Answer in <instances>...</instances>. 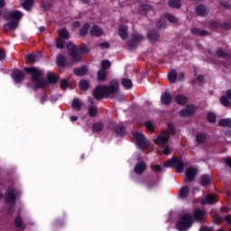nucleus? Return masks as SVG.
<instances>
[{
	"mask_svg": "<svg viewBox=\"0 0 231 231\" xmlns=\"http://www.w3.org/2000/svg\"><path fill=\"white\" fill-rule=\"evenodd\" d=\"M174 8H181V0H174Z\"/></svg>",
	"mask_w": 231,
	"mask_h": 231,
	"instance_id": "57",
	"label": "nucleus"
},
{
	"mask_svg": "<svg viewBox=\"0 0 231 231\" xmlns=\"http://www.w3.org/2000/svg\"><path fill=\"white\" fill-rule=\"evenodd\" d=\"M24 71L30 73L33 88H46L48 86L47 81L42 79V70L37 68H24Z\"/></svg>",
	"mask_w": 231,
	"mask_h": 231,
	"instance_id": "3",
	"label": "nucleus"
},
{
	"mask_svg": "<svg viewBox=\"0 0 231 231\" xmlns=\"http://www.w3.org/2000/svg\"><path fill=\"white\" fill-rule=\"evenodd\" d=\"M107 76V70L104 69H100L97 72V79L98 80H106V77Z\"/></svg>",
	"mask_w": 231,
	"mask_h": 231,
	"instance_id": "30",
	"label": "nucleus"
},
{
	"mask_svg": "<svg viewBox=\"0 0 231 231\" xmlns=\"http://www.w3.org/2000/svg\"><path fill=\"white\" fill-rule=\"evenodd\" d=\"M59 35L60 39H69V32L66 30H60Z\"/></svg>",
	"mask_w": 231,
	"mask_h": 231,
	"instance_id": "44",
	"label": "nucleus"
},
{
	"mask_svg": "<svg viewBox=\"0 0 231 231\" xmlns=\"http://www.w3.org/2000/svg\"><path fill=\"white\" fill-rule=\"evenodd\" d=\"M98 113V108H97V106H90L88 107V115L89 116L93 117V116H97V114Z\"/></svg>",
	"mask_w": 231,
	"mask_h": 231,
	"instance_id": "36",
	"label": "nucleus"
},
{
	"mask_svg": "<svg viewBox=\"0 0 231 231\" xmlns=\"http://www.w3.org/2000/svg\"><path fill=\"white\" fill-rule=\"evenodd\" d=\"M192 35H199V37H207L208 31L206 30H191Z\"/></svg>",
	"mask_w": 231,
	"mask_h": 231,
	"instance_id": "27",
	"label": "nucleus"
},
{
	"mask_svg": "<svg viewBox=\"0 0 231 231\" xmlns=\"http://www.w3.org/2000/svg\"><path fill=\"white\" fill-rule=\"evenodd\" d=\"M79 88L80 89H83V91H86L89 88V83L86 80L79 81Z\"/></svg>",
	"mask_w": 231,
	"mask_h": 231,
	"instance_id": "46",
	"label": "nucleus"
},
{
	"mask_svg": "<svg viewBox=\"0 0 231 231\" xmlns=\"http://www.w3.org/2000/svg\"><path fill=\"white\" fill-rule=\"evenodd\" d=\"M222 221H223V218H221L219 215H215L213 217V223H215V225H219V223H221Z\"/></svg>",
	"mask_w": 231,
	"mask_h": 231,
	"instance_id": "52",
	"label": "nucleus"
},
{
	"mask_svg": "<svg viewBox=\"0 0 231 231\" xmlns=\"http://www.w3.org/2000/svg\"><path fill=\"white\" fill-rule=\"evenodd\" d=\"M230 100H231V89H228L226 92V96H221L220 104H222L224 107H230Z\"/></svg>",
	"mask_w": 231,
	"mask_h": 231,
	"instance_id": "14",
	"label": "nucleus"
},
{
	"mask_svg": "<svg viewBox=\"0 0 231 231\" xmlns=\"http://www.w3.org/2000/svg\"><path fill=\"white\" fill-rule=\"evenodd\" d=\"M200 185L201 187H210L212 185V178L209 175L204 174L200 176Z\"/></svg>",
	"mask_w": 231,
	"mask_h": 231,
	"instance_id": "17",
	"label": "nucleus"
},
{
	"mask_svg": "<svg viewBox=\"0 0 231 231\" xmlns=\"http://www.w3.org/2000/svg\"><path fill=\"white\" fill-rule=\"evenodd\" d=\"M122 86H124V88H126V89H131V88H133V81H131V79H123Z\"/></svg>",
	"mask_w": 231,
	"mask_h": 231,
	"instance_id": "33",
	"label": "nucleus"
},
{
	"mask_svg": "<svg viewBox=\"0 0 231 231\" xmlns=\"http://www.w3.org/2000/svg\"><path fill=\"white\" fill-rule=\"evenodd\" d=\"M94 133H100L104 129V125L102 123H95L92 126Z\"/></svg>",
	"mask_w": 231,
	"mask_h": 231,
	"instance_id": "35",
	"label": "nucleus"
},
{
	"mask_svg": "<svg viewBox=\"0 0 231 231\" xmlns=\"http://www.w3.org/2000/svg\"><path fill=\"white\" fill-rule=\"evenodd\" d=\"M47 79H48V81H49L51 84H55V82H57V80L59 79V77H57L56 74L49 73V74L47 75Z\"/></svg>",
	"mask_w": 231,
	"mask_h": 231,
	"instance_id": "34",
	"label": "nucleus"
},
{
	"mask_svg": "<svg viewBox=\"0 0 231 231\" xmlns=\"http://www.w3.org/2000/svg\"><path fill=\"white\" fill-rule=\"evenodd\" d=\"M224 221L227 223V225H231V215H227L225 217Z\"/></svg>",
	"mask_w": 231,
	"mask_h": 231,
	"instance_id": "62",
	"label": "nucleus"
},
{
	"mask_svg": "<svg viewBox=\"0 0 231 231\" xmlns=\"http://www.w3.org/2000/svg\"><path fill=\"white\" fill-rule=\"evenodd\" d=\"M111 68V62L109 60H103L101 63V69H105V71H107Z\"/></svg>",
	"mask_w": 231,
	"mask_h": 231,
	"instance_id": "43",
	"label": "nucleus"
},
{
	"mask_svg": "<svg viewBox=\"0 0 231 231\" xmlns=\"http://www.w3.org/2000/svg\"><path fill=\"white\" fill-rule=\"evenodd\" d=\"M218 125H220V127H231V119H220L218 121Z\"/></svg>",
	"mask_w": 231,
	"mask_h": 231,
	"instance_id": "29",
	"label": "nucleus"
},
{
	"mask_svg": "<svg viewBox=\"0 0 231 231\" xmlns=\"http://www.w3.org/2000/svg\"><path fill=\"white\" fill-rule=\"evenodd\" d=\"M200 203L203 207H205V205H214L217 203V199H216L214 194H208L207 197L201 199Z\"/></svg>",
	"mask_w": 231,
	"mask_h": 231,
	"instance_id": "13",
	"label": "nucleus"
},
{
	"mask_svg": "<svg viewBox=\"0 0 231 231\" xmlns=\"http://www.w3.org/2000/svg\"><path fill=\"white\" fill-rule=\"evenodd\" d=\"M7 16L9 19H14V21L9 22L7 28H9V30H15L16 28H19V19L23 18V13L19 11H13L9 12Z\"/></svg>",
	"mask_w": 231,
	"mask_h": 231,
	"instance_id": "5",
	"label": "nucleus"
},
{
	"mask_svg": "<svg viewBox=\"0 0 231 231\" xmlns=\"http://www.w3.org/2000/svg\"><path fill=\"white\" fill-rule=\"evenodd\" d=\"M114 131L116 134H124V125L122 124L116 125L114 127Z\"/></svg>",
	"mask_w": 231,
	"mask_h": 231,
	"instance_id": "40",
	"label": "nucleus"
},
{
	"mask_svg": "<svg viewBox=\"0 0 231 231\" xmlns=\"http://www.w3.org/2000/svg\"><path fill=\"white\" fill-rule=\"evenodd\" d=\"M175 102H177L179 106H185V104L189 102V98L183 95H179L175 97Z\"/></svg>",
	"mask_w": 231,
	"mask_h": 231,
	"instance_id": "23",
	"label": "nucleus"
},
{
	"mask_svg": "<svg viewBox=\"0 0 231 231\" xmlns=\"http://www.w3.org/2000/svg\"><path fill=\"white\" fill-rule=\"evenodd\" d=\"M90 50L89 47L88 46H84L80 49V53L86 54V53H89Z\"/></svg>",
	"mask_w": 231,
	"mask_h": 231,
	"instance_id": "56",
	"label": "nucleus"
},
{
	"mask_svg": "<svg viewBox=\"0 0 231 231\" xmlns=\"http://www.w3.org/2000/svg\"><path fill=\"white\" fill-rule=\"evenodd\" d=\"M56 48H59L60 50H63L64 41L61 38L58 39V41L56 42Z\"/></svg>",
	"mask_w": 231,
	"mask_h": 231,
	"instance_id": "51",
	"label": "nucleus"
},
{
	"mask_svg": "<svg viewBox=\"0 0 231 231\" xmlns=\"http://www.w3.org/2000/svg\"><path fill=\"white\" fill-rule=\"evenodd\" d=\"M116 93H118V81L114 79L107 86L96 87L92 95L96 100H102L104 98H111Z\"/></svg>",
	"mask_w": 231,
	"mask_h": 231,
	"instance_id": "1",
	"label": "nucleus"
},
{
	"mask_svg": "<svg viewBox=\"0 0 231 231\" xmlns=\"http://www.w3.org/2000/svg\"><path fill=\"white\" fill-rule=\"evenodd\" d=\"M151 169H152V171H153V172H160V171H162V166L161 165H152Z\"/></svg>",
	"mask_w": 231,
	"mask_h": 231,
	"instance_id": "55",
	"label": "nucleus"
},
{
	"mask_svg": "<svg viewBox=\"0 0 231 231\" xmlns=\"http://www.w3.org/2000/svg\"><path fill=\"white\" fill-rule=\"evenodd\" d=\"M143 41V35L134 32L131 35V40L127 42L129 48H136Z\"/></svg>",
	"mask_w": 231,
	"mask_h": 231,
	"instance_id": "10",
	"label": "nucleus"
},
{
	"mask_svg": "<svg viewBox=\"0 0 231 231\" xmlns=\"http://www.w3.org/2000/svg\"><path fill=\"white\" fill-rule=\"evenodd\" d=\"M58 66H66V59L63 55H59L57 58Z\"/></svg>",
	"mask_w": 231,
	"mask_h": 231,
	"instance_id": "42",
	"label": "nucleus"
},
{
	"mask_svg": "<svg viewBox=\"0 0 231 231\" xmlns=\"http://www.w3.org/2000/svg\"><path fill=\"white\" fill-rule=\"evenodd\" d=\"M197 175H198V170H196V168L189 167L186 170V179H184L185 183H187V181H189V182L194 181Z\"/></svg>",
	"mask_w": 231,
	"mask_h": 231,
	"instance_id": "12",
	"label": "nucleus"
},
{
	"mask_svg": "<svg viewBox=\"0 0 231 231\" xmlns=\"http://www.w3.org/2000/svg\"><path fill=\"white\" fill-rule=\"evenodd\" d=\"M220 5H221V6H223V7L226 8V9L230 8V4H228V2L220 1Z\"/></svg>",
	"mask_w": 231,
	"mask_h": 231,
	"instance_id": "60",
	"label": "nucleus"
},
{
	"mask_svg": "<svg viewBox=\"0 0 231 231\" xmlns=\"http://www.w3.org/2000/svg\"><path fill=\"white\" fill-rule=\"evenodd\" d=\"M147 39L151 41V42H156V41L160 39V34L156 31H149L147 33Z\"/></svg>",
	"mask_w": 231,
	"mask_h": 231,
	"instance_id": "20",
	"label": "nucleus"
},
{
	"mask_svg": "<svg viewBox=\"0 0 231 231\" xmlns=\"http://www.w3.org/2000/svg\"><path fill=\"white\" fill-rule=\"evenodd\" d=\"M196 12L198 15H202V16L207 15L208 14L207 7L203 5L197 6Z\"/></svg>",
	"mask_w": 231,
	"mask_h": 231,
	"instance_id": "28",
	"label": "nucleus"
},
{
	"mask_svg": "<svg viewBox=\"0 0 231 231\" xmlns=\"http://www.w3.org/2000/svg\"><path fill=\"white\" fill-rule=\"evenodd\" d=\"M197 80H198L199 84L201 86V84H203V81L205 80V76L199 75L197 78Z\"/></svg>",
	"mask_w": 231,
	"mask_h": 231,
	"instance_id": "59",
	"label": "nucleus"
},
{
	"mask_svg": "<svg viewBox=\"0 0 231 231\" xmlns=\"http://www.w3.org/2000/svg\"><path fill=\"white\" fill-rule=\"evenodd\" d=\"M134 138L139 149H142V151H143V149L147 147V140L145 139V136L143 135V134L134 133Z\"/></svg>",
	"mask_w": 231,
	"mask_h": 231,
	"instance_id": "9",
	"label": "nucleus"
},
{
	"mask_svg": "<svg viewBox=\"0 0 231 231\" xmlns=\"http://www.w3.org/2000/svg\"><path fill=\"white\" fill-rule=\"evenodd\" d=\"M205 216H207V211L201 208H196L193 212V221H197V223H204Z\"/></svg>",
	"mask_w": 231,
	"mask_h": 231,
	"instance_id": "11",
	"label": "nucleus"
},
{
	"mask_svg": "<svg viewBox=\"0 0 231 231\" xmlns=\"http://www.w3.org/2000/svg\"><path fill=\"white\" fill-rule=\"evenodd\" d=\"M104 35V31L102 30H91L89 32L90 37H102Z\"/></svg>",
	"mask_w": 231,
	"mask_h": 231,
	"instance_id": "32",
	"label": "nucleus"
},
{
	"mask_svg": "<svg viewBox=\"0 0 231 231\" xmlns=\"http://www.w3.org/2000/svg\"><path fill=\"white\" fill-rule=\"evenodd\" d=\"M71 106L73 109H77V111H80L82 107V104L80 103V100L74 98L71 104Z\"/></svg>",
	"mask_w": 231,
	"mask_h": 231,
	"instance_id": "31",
	"label": "nucleus"
},
{
	"mask_svg": "<svg viewBox=\"0 0 231 231\" xmlns=\"http://www.w3.org/2000/svg\"><path fill=\"white\" fill-rule=\"evenodd\" d=\"M146 167L147 165L145 162H139L135 165L134 171L136 174H142L145 171Z\"/></svg>",
	"mask_w": 231,
	"mask_h": 231,
	"instance_id": "22",
	"label": "nucleus"
},
{
	"mask_svg": "<svg viewBox=\"0 0 231 231\" xmlns=\"http://www.w3.org/2000/svg\"><path fill=\"white\" fill-rule=\"evenodd\" d=\"M215 53L218 59H228L229 57L228 53H226L223 49L217 50Z\"/></svg>",
	"mask_w": 231,
	"mask_h": 231,
	"instance_id": "26",
	"label": "nucleus"
},
{
	"mask_svg": "<svg viewBox=\"0 0 231 231\" xmlns=\"http://www.w3.org/2000/svg\"><path fill=\"white\" fill-rule=\"evenodd\" d=\"M21 5L24 10H32L33 0H22Z\"/></svg>",
	"mask_w": 231,
	"mask_h": 231,
	"instance_id": "24",
	"label": "nucleus"
},
{
	"mask_svg": "<svg viewBox=\"0 0 231 231\" xmlns=\"http://www.w3.org/2000/svg\"><path fill=\"white\" fill-rule=\"evenodd\" d=\"M74 73L75 75H77L78 77H84V75H86L88 73V68L86 67H81L79 69H74Z\"/></svg>",
	"mask_w": 231,
	"mask_h": 231,
	"instance_id": "25",
	"label": "nucleus"
},
{
	"mask_svg": "<svg viewBox=\"0 0 231 231\" xmlns=\"http://www.w3.org/2000/svg\"><path fill=\"white\" fill-rule=\"evenodd\" d=\"M6 59V53L3 49H0V60H5Z\"/></svg>",
	"mask_w": 231,
	"mask_h": 231,
	"instance_id": "58",
	"label": "nucleus"
},
{
	"mask_svg": "<svg viewBox=\"0 0 231 231\" xmlns=\"http://www.w3.org/2000/svg\"><path fill=\"white\" fill-rule=\"evenodd\" d=\"M198 111V106L196 105H188L185 108L180 111L179 115L181 117L189 118L190 116H194Z\"/></svg>",
	"mask_w": 231,
	"mask_h": 231,
	"instance_id": "7",
	"label": "nucleus"
},
{
	"mask_svg": "<svg viewBox=\"0 0 231 231\" xmlns=\"http://www.w3.org/2000/svg\"><path fill=\"white\" fill-rule=\"evenodd\" d=\"M180 80V82H183L185 80V74L181 73L180 76H178V72L176 70L174 71V81Z\"/></svg>",
	"mask_w": 231,
	"mask_h": 231,
	"instance_id": "45",
	"label": "nucleus"
},
{
	"mask_svg": "<svg viewBox=\"0 0 231 231\" xmlns=\"http://www.w3.org/2000/svg\"><path fill=\"white\" fill-rule=\"evenodd\" d=\"M168 80L171 84H174V69L170 70L168 74Z\"/></svg>",
	"mask_w": 231,
	"mask_h": 231,
	"instance_id": "50",
	"label": "nucleus"
},
{
	"mask_svg": "<svg viewBox=\"0 0 231 231\" xmlns=\"http://www.w3.org/2000/svg\"><path fill=\"white\" fill-rule=\"evenodd\" d=\"M118 35L121 37L123 41H125L127 37H129V32H127V30H119L118 31Z\"/></svg>",
	"mask_w": 231,
	"mask_h": 231,
	"instance_id": "41",
	"label": "nucleus"
},
{
	"mask_svg": "<svg viewBox=\"0 0 231 231\" xmlns=\"http://www.w3.org/2000/svg\"><path fill=\"white\" fill-rule=\"evenodd\" d=\"M207 120L209 124H216V115L212 112L208 113Z\"/></svg>",
	"mask_w": 231,
	"mask_h": 231,
	"instance_id": "38",
	"label": "nucleus"
},
{
	"mask_svg": "<svg viewBox=\"0 0 231 231\" xmlns=\"http://www.w3.org/2000/svg\"><path fill=\"white\" fill-rule=\"evenodd\" d=\"M226 165L231 167V157L226 159Z\"/></svg>",
	"mask_w": 231,
	"mask_h": 231,
	"instance_id": "64",
	"label": "nucleus"
},
{
	"mask_svg": "<svg viewBox=\"0 0 231 231\" xmlns=\"http://www.w3.org/2000/svg\"><path fill=\"white\" fill-rule=\"evenodd\" d=\"M67 50L71 57V60L74 63L80 62L82 59L81 56H79V48L71 42L67 43Z\"/></svg>",
	"mask_w": 231,
	"mask_h": 231,
	"instance_id": "6",
	"label": "nucleus"
},
{
	"mask_svg": "<svg viewBox=\"0 0 231 231\" xmlns=\"http://www.w3.org/2000/svg\"><path fill=\"white\" fill-rule=\"evenodd\" d=\"M195 140L199 145H203V143H207V134L203 132H199L196 134Z\"/></svg>",
	"mask_w": 231,
	"mask_h": 231,
	"instance_id": "18",
	"label": "nucleus"
},
{
	"mask_svg": "<svg viewBox=\"0 0 231 231\" xmlns=\"http://www.w3.org/2000/svg\"><path fill=\"white\" fill-rule=\"evenodd\" d=\"M174 169L179 174L183 172V169H185V164L181 161V159H178V157H174Z\"/></svg>",
	"mask_w": 231,
	"mask_h": 231,
	"instance_id": "16",
	"label": "nucleus"
},
{
	"mask_svg": "<svg viewBox=\"0 0 231 231\" xmlns=\"http://www.w3.org/2000/svg\"><path fill=\"white\" fill-rule=\"evenodd\" d=\"M199 231H212V227H208V226H201L199 228Z\"/></svg>",
	"mask_w": 231,
	"mask_h": 231,
	"instance_id": "63",
	"label": "nucleus"
},
{
	"mask_svg": "<svg viewBox=\"0 0 231 231\" xmlns=\"http://www.w3.org/2000/svg\"><path fill=\"white\" fill-rule=\"evenodd\" d=\"M13 79L16 84L24 80V73L21 70H14L12 74Z\"/></svg>",
	"mask_w": 231,
	"mask_h": 231,
	"instance_id": "15",
	"label": "nucleus"
},
{
	"mask_svg": "<svg viewBox=\"0 0 231 231\" xmlns=\"http://www.w3.org/2000/svg\"><path fill=\"white\" fill-rule=\"evenodd\" d=\"M144 125L146 129H148V131H150L151 133H154V122L147 121L144 123Z\"/></svg>",
	"mask_w": 231,
	"mask_h": 231,
	"instance_id": "39",
	"label": "nucleus"
},
{
	"mask_svg": "<svg viewBox=\"0 0 231 231\" xmlns=\"http://www.w3.org/2000/svg\"><path fill=\"white\" fill-rule=\"evenodd\" d=\"M110 44L107 42H104L98 44V47L100 48V50H108Z\"/></svg>",
	"mask_w": 231,
	"mask_h": 231,
	"instance_id": "53",
	"label": "nucleus"
},
{
	"mask_svg": "<svg viewBox=\"0 0 231 231\" xmlns=\"http://www.w3.org/2000/svg\"><path fill=\"white\" fill-rule=\"evenodd\" d=\"M14 225H15V226H17V228H24L23 224V219L19 217H17L15 218Z\"/></svg>",
	"mask_w": 231,
	"mask_h": 231,
	"instance_id": "47",
	"label": "nucleus"
},
{
	"mask_svg": "<svg viewBox=\"0 0 231 231\" xmlns=\"http://www.w3.org/2000/svg\"><path fill=\"white\" fill-rule=\"evenodd\" d=\"M179 196L181 199H187L189 198V186H183L179 191Z\"/></svg>",
	"mask_w": 231,
	"mask_h": 231,
	"instance_id": "21",
	"label": "nucleus"
},
{
	"mask_svg": "<svg viewBox=\"0 0 231 231\" xmlns=\"http://www.w3.org/2000/svg\"><path fill=\"white\" fill-rule=\"evenodd\" d=\"M210 28L219 29L223 28V25L217 21H212L210 23Z\"/></svg>",
	"mask_w": 231,
	"mask_h": 231,
	"instance_id": "49",
	"label": "nucleus"
},
{
	"mask_svg": "<svg viewBox=\"0 0 231 231\" xmlns=\"http://www.w3.org/2000/svg\"><path fill=\"white\" fill-rule=\"evenodd\" d=\"M19 196H21V192H19V190L9 189L5 195V201L6 203H9V205H14L15 199H17Z\"/></svg>",
	"mask_w": 231,
	"mask_h": 231,
	"instance_id": "8",
	"label": "nucleus"
},
{
	"mask_svg": "<svg viewBox=\"0 0 231 231\" xmlns=\"http://www.w3.org/2000/svg\"><path fill=\"white\" fill-rule=\"evenodd\" d=\"M163 167L166 168V169H172V168H174V157H172L171 159L166 161L163 163Z\"/></svg>",
	"mask_w": 231,
	"mask_h": 231,
	"instance_id": "37",
	"label": "nucleus"
},
{
	"mask_svg": "<svg viewBox=\"0 0 231 231\" xmlns=\"http://www.w3.org/2000/svg\"><path fill=\"white\" fill-rule=\"evenodd\" d=\"M194 225V217L190 214H184L180 217V221L176 223V228L179 231H188Z\"/></svg>",
	"mask_w": 231,
	"mask_h": 231,
	"instance_id": "4",
	"label": "nucleus"
},
{
	"mask_svg": "<svg viewBox=\"0 0 231 231\" xmlns=\"http://www.w3.org/2000/svg\"><path fill=\"white\" fill-rule=\"evenodd\" d=\"M79 35L80 37H86V35H88V30H80Z\"/></svg>",
	"mask_w": 231,
	"mask_h": 231,
	"instance_id": "61",
	"label": "nucleus"
},
{
	"mask_svg": "<svg viewBox=\"0 0 231 231\" xmlns=\"http://www.w3.org/2000/svg\"><path fill=\"white\" fill-rule=\"evenodd\" d=\"M26 59L28 62H31L32 64H33V62H36L37 60V56L35 54H28L26 56Z\"/></svg>",
	"mask_w": 231,
	"mask_h": 231,
	"instance_id": "48",
	"label": "nucleus"
},
{
	"mask_svg": "<svg viewBox=\"0 0 231 231\" xmlns=\"http://www.w3.org/2000/svg\"><path fill=\"white\" fill-rule=\"evenodd\" d=\"M60 88L61 89H66V88H69V83L66 79H62L60 81Z\"/></svg>",
	"mask_w": 231,
	"mask_h": 231,
	"instance_id": "54",
	"label": "nucleus"
},
{
	"mask_svg": "<svg viewBox=\"0 0 231 231\" xmlns=\"http://www.w3.org/2000/svg\"><path fill=\"white\" fill-rule=\"evenodd\" d=\"M174 133V125L172 123L168 124V131L161 133L156 139L153 140L154 143L162 150V154L165 156H169L172 150L169 146V138H171V134Z\"/></svg>",
	"mask_w": 231,
	"mask_h": 231,
	"instance_id": "2",
	"label": "nucleus"
},
{
	"mask_svg": "<svg viewBox=\"0 0 231 231\" xmlns=\"http://www.w3.org/2000/svg\"><path fill=\"white\" fill-rule=\"evenodd\" d=\"M161 100L164 106H169L171 102H172V97L169 92H165L164 94L162 95Z\"/></svg>",
	"mask_w": 231,
	"mask_h": 231,
	"instance_id": "19",
	"label": "nucleus"
}]
</instances>
